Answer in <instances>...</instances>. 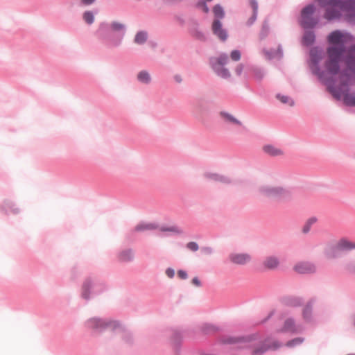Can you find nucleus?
Listing matches in <instances>:
<instances>
[{"label": "nucleus", "instance_id": "f257e3e1", "mask_svg": "<svg viewBox=\"0 0 355 355\" xmlns=\"http://www.w3.org/2000/svg\"><path fill=\"white\" fill-rule=\"evenodd\" d=\"M324 56L323 50L318 46L310 49L309 67L312 73L324 83L332 96L338 99L343 97V101L348 106H355V93H349L350 86L355 85V74L348 70H343L337 74L326 73L321 69L320 63Z\"/></svg>", "mask_w": 355, "mask_h": 355}, {"label": "nucleus", "instance_id": "f03ea898", "mask_svg": "<svg viewBox=\"0 0 355 355\" xmlns=\"http://www.w3.org/2000/svg\"><path fill=\"white\" fill-rule=\"evenodd\" d=\"M220 343L230 355H238L239 351L243 349H249L251 355H263L282 346L272 336H264L260 332L243 336L225 335L220 338Z\"/></svg>", "mask_w": 355, "mask_h": 355}, {"label": "nucleus", "instance_id": "7ed1b4c3", "mask_svg": "<svg viewBox=\"0 0 355 355\" xmlns=\"http://www.w3.org/2000/svg\"><path fill=\"white\" fill-rule=\"evenodd\" d=\"M352 39L349 33H343L336 30L331 32L328 36V42L331 46L327 48L328 59L325 62L326 73L337 74L340 71V61L344 53L345 63L347 69L355 73V44L349 48L345 47V44Z\"/></svg>", "mask_w": 355, "mask_h": 355}, {"label": "nucleus", "instance_id": "20e7f679", "mask_svg": "<svg viewBox=\"0 0 355 355\" xmlns=\"http://www.w3.org/2000/svg\"><path fill=\"white\" fill-rule=\"evenodd\" d=\"M126 30V25L118 21H103L99 24L95 36L106 49H113L121 45Z\"/></svg>", "mask_w": 355, "mask_h": 355}, {"label": "nucleus", "instance_id": "39448f33", "mask_svg": "<svg viewBox=\"0 0 355 355\" xmlns=\"http://www.w3.org/2000/svg\"><path fill=\"white\" fill-rule=\"evenodd\" d=\"M324 10V18L328 21L339 19L343 13L349 22L355 24V0H317Z\"/></svg>", "mask_w": 355, "mask_h": 355}, {"label": "nucleus", "instance_id": "423d86ee", "mask_svg": "<svg viewBox=\"0 0 355 355\" xmlns=\"http://www.w3.org/2000/svg\"><path fill=\"white\" fill-rule=\"evenodd\" d=\"M84 324L87 329L97 333H101L106 329L115 334H123L126 331L125 327L121 322L109 318L92 317L87 319Z\"/></svg>", "mask_w": 355, "mask_h": 355}, {"label": "nucleus", "instance_id": "0eeeda50", "mask_svg": "<svg viewBox=\"0 0 355 355\" xmlns=\"http://www.w3.org/2000/svg\"><path fill=\"white\" fill-rule=\"evenodd\" d=\"M355 250V241L347 238H342L335 244H329L324 249V254L329 259L340 256V252H347Z\"/></svg>", "mask_w": 355, "mask_h": 355}, {"label": "nucleus", "instance_id": "6e6552de", "mask_svg": "<svg viewBox=\"0 0 355 355\" xmlns=\"http://www.w3.org/2000/svg\"><path fill=\"white\" fill-rule=\"evenodd\" d=\"M229 62V56L225 53H220L218 56L211 57L209 62L214 72L223 79L230 78L231 73L225 65Z\"/></svg>", "mask_w": 355, "mask_h": 355}, {"label": "nucleus", "instance_id": "1a4fd4ad", "mask_svg": "<svg viewBox=\"0 0 355 355\" xmlns=\"http://www.w3.org/2000/svg\"><path fill=\"white\" fill-rule=\"evenodd\" d=\"M316 10V7L313 3H310L306 6L301 11V17L300 24L304 29L313 28L315 27L319 21L318 17H314V13Z\"/></svg>", "mask_w": 355, "mask_h": 355}, {"label": "nucleus", "instance_id": "9d476101", "mask_svg": "<svg viewBox=\"0 0 355 355\" xmlns=\"http://www.w3.org/2000/svg\"><path fill=\"white\" fill-rule=\"evenodd\" d=\"M303 330V325L300 322H296L293 317H288L284 320L283 324L276 329V332L297 334Z\"/></svg>", "mask_w": 355, "mask_h": 355}, {"label": "nucleus", "instance_id": "9b49d317", "mask_svg": "<svg viewBox=\"0 0 355 355\" xmlns=\"http://www.w3.org/2000/svg\"><path fill=\"white\" fill-rule=\"evenodd\" d=\"M95 277L87 276L82 283L80 288V297L89 301L95 296Z\"/></svg>", "mask_w": 355, "mask_h": 355}, {"label": "nucleus", "instance_id": "f8f14e48", "mask_svg": "<svg viewBox=\"0 0 355 355\" xmlns=\"http://www.w3.org/2000/svg\"><path fill=\"white\" fill-rule=\"evenodd\" d=\"M259 191L263 195L268 197H282L286 196L288 193V191L286 189L279 186H262L259 188Z\"/></svg>", "mask_w": 355, "mask_h": 355}, {"label": "nucleus", "instance_id": "ddd939ff", "mask_svg": "<svg viewBox=\"0 0 355 355\" xmlns=\"http://www.w3.org/2000/svg\"><path fill=\"white\" fill-rule=\"evenodd\" d=\"M202 177L207 181L219 182L223 184H231L233 182L229 176L209 171L204 172Z\"/></svg>", "mask_w": 355, "mask_h": 355}, {"label": "nucleus", "instance_id": "4468645a", "mask_svg": "<svg viewBox=\"0 0 355 355\" xmlns=\"http://www.w3.org/2000/svg\"><path fill=\"white\" fill-rule=\"evenodd\" d=\"M212 33L221 42H225L228 38L227 31L223 28L222 22L218 19H214L211 24Z\"/></svg>", "mask_w": 355, "mask_h": 355}, {"label": "nucleus", "instance_id": "2eb2a0df", "mask_svg": "<svg viewBox=\"0 0 355 355\" xmlns=\"http://www.w3.org/2000/svg\"><path fill=\"white\" fill-rule=\"evenodd\" d=\"M0 211L7 215H17L20 214L21 208L14 201L7 199L0 204Z\"/></svg>", "mask_w": 355, "mask_h": 355}, {"label": "nucleus", "instance_id": "dca6fc26", "mask_svg": "<svg viewBox=\"0 0 355 355\" xmlns=\"http://www.w3.org/2000/svg\"><path fill=\"white\" fill-rule=\"evenodd\" d=\"M280 302L284 306L296 308L301 306L304 304V300L300 296L286 295L281 297Z\"/></svg>", "mask_w": 355, "mask_h": 355}, {"label": "nucleus", "instance_id": "f3484780", "mask_svg": "<svg viewBox=\"0 0 355 355\" xmlns=\"http://www.w3.org/2000/svg\"><path fill=\"white\" fill-rule=\"evenodd\" d=\"M229 260L234 264L243 266L251 261L252 257L248 253L232 252L229 255Z\"/></svg>", "mask_w": 355, "mask_h": 355}, {"label": "nucleus", "instance_id": "a211bd4d", "mask_svg": "<svg viewBox=\"0 0 355 355\" xmlns=\"http://www.w3.org/2000/svg\"><path fill=\"white\" fill-rule=\"evenodd\" d=\"M159 223L157 222L141 221L132 230L135 232L158 230Z\"/></svg>", "mask_w": 355, "mask_h": 355}, {"label": "nucleus", "instance_id": "6ab92c4d", "mask_svg": "<svg viewBox=\"0 0 355 355\" xmlns=\"http://www.w3.org/2000/svg\"><path fill=\"white\" fill-rule=\"evenodd\" d=\"M135 257V250L132 248H124L119 250L116 258L119 262L130 263L134 261Z\"/></svg>", "mask_w": 355, "mask_h": 355}, {"label": "nucleus", "instance_id": "aec40b11", "mask_svg": "<svg viewBox=\"0 0 355 355\" xmlns=\"http://www.w3.org/2000/svg\"><path fill=\"white\" fill-rule=\"evenodd\" d=\"M293 269L300 274L313 273L315 272V265L309 261L299 262L295 265Z\"/></svg>", "mask_w": 355, "mask_h": 355}, {"label": "nucleus", "instance_id": "412c9836", "mask_svg": "<svg viewBox=\"0 0 355 355\" xmlns=\"http://www.w3.org/2000/svg\"><path fill=\"white\" fill-rule=\"evenodd\" d=\"M314 300L309 301L302 309V315L305 322L315 324V320L313 315V306Z\"/></svg>", "mask_w": 355, "mask_h": 355}, {"label": "nucleus", "instance_id": "4be33fe9", "mask_svg": "<svg viewBox=\"0 0 355 355\" xmlns=\"http://www.w3.org/2000/svg\"><path fill=\"white\" fill-rule=\"evenodd\" d=\"M280 265V259L276 255L266 256L263 262L262 266L265 269L269 270H274L278 268Z\"/></svg>", "mask_w": 355, "mask_h": 355}, {"label": "nucleus", "instance_id": "5701e85b", "mask_svg": "<svg viewBox=\"0 0 355 355\" xmlns=\"http://www.w3.org/2000/svg\"><path fill=\"white\" fill-rule=\"evenodd\" d=\"M263 152L270 157H281L284 155V150L273 144H266L262 147Z\"/></svg>", "mask_w": 355, "mask_h": 355}, {"label": "nucleus", "instance_id": "b1692460", "mask_svg": "<svg viewBox=\"0 0 355 355\" xmlns=\"http://www.w3.org/2000/svg\"><path fill=\"white\" fill-rule=\"evenodd\" d=\"M137 80L141 85H148L153 81L150 73L146 69H142L137 73Z\"/></svg>", "mask_w": 355, "mask_h": 355}, {"label": "nucleus", "instance_id": "393cba45", "mask_svg": "<svg viewBox=\"0 0 355 355\" xmlns=\"http://www.w3.org/2000/svg\"><path fill=\"white\" fill-rule=\"evenodd\" d=\"M158 230L162 232H169L173 235H182L184 234V230L180 226L177 225H159Z\"/></svg>", "mask_w": 355, "mask_h": 355}, {"label": "nucleus", "instance_id": "a878e982", "mask_svg": "<svg viewBox=\"0 0 355 355\" xmlns=\"http://www.w3.org/2000/svg\"><path fill=\"white\" fill-rule=\"evenodd\" d=\"M171 345L175 355H180V347L182 343V337L179 333H175L171 338Z\"/></svg>", "mask_w": 355, "mask_h": 355}, {"label": "nucleus", "instance_id": "bb28decb", "mask_svg": "<svg viewBox=\"0 0 355 355\" xmlns=\"http://www.w3.org/2000/svg\"><path fill=\"white\" fill-rule=\"evenodd\" d=\"M97 11L87 10L82 13V20L87 26H92L95 22Z\"/></svg>", "mask_w": 355, "mask_h": 355}, {"label": "nucleus", "instance_id": "cd10ccee", "mask_svg": "<svg viewBox=\"0 0 355 355\" xmlns=\"http://www.w3.org/2000/svg\"><path fill=\"white\" fill-rule=\"evenodd\" d=\"M148 33L146 31H139L135 35L133 42L137 45H144L148 40Z\"/></svg>", "mask_w": 355, "mask_h": 355}, {"label": "nucleus", "instance_id": "c85d7f7f", "mask_svg": "<svg viewBox=\"0 0 355 355\" xmlns=\"http://www.w3.org/2000/svg\"><path fill=\"white\" fill-rule=\"evenodd\" d=\"M95 296L108 290L109 286L106 282L95 277Z\"/></svg>", "mask_w": 355, "mask_h": 355}, {"label": "nucleus", "instance_id": "c756f323", "mask_svg": "<svg viewBox=\"0 0 355 355\" xmlns=\"http://www.w3.org/2000/svg\"><path fill=\"white\" fill-rule=\"evenodd\" d=\"M220 117L224 120L225 123H230V124H234L237 125H241V122L238 120L236 117H234L232 114L222 111L220 112Z\"/></svg>", "mask_w": 355, "mask_h": 355}, {"label": "nucleus", "instance_id": "7c9ffc66", "mask_svg": "<svg viewBox=\"0 0 355 355\" xmlns=\"http://www.w3.org/2000/svg\"><path fill=\"white\" fill-rule=\"evenodd\" d=\"M315 40V35L313 31H306L302 37V44L306 46L312 45Z\"/></svg>", "mask_w": 355, "mask_h": 355}, {"label": "nucleus", "instance_id": "2f4dec72", "mask_svg": "<svg viewBox=\"0 0 355 355\" xmlns=\"http://www.w3.org/2000/svg\"><path fill=\"white\" fill-rule=\"evenodd\" d=\"M263 53H264L265 55L270 60L275 58L276 57L282 58L283 56V50H282V47L281 45L278 46L277 51L275 49H270V50L264 49Z\"/></svg>", "mask_w": 355, "mask_h": 355}, {"label": "nucleus", "instance_id": "473e14b6", "mask_svg": "<svg viewBox=\"0 0 355 355\" xmlns=\"http://www.w3.org/2000/svg\"><path fill=\"white\" fill-rule=\"evenodd\" d=\"M213 13L214 19L221 20L225 17V11L223 8L220 4H216L213 8Z\"/></svg>", "mask_w": 355, "mask_h": 355}, {"label": "nucleus", "instance_id": "72a5a7b5", "mask_svg": "<svg viewBox=\"0 0 355 355\" xmlns=\"http://www.w3.org/2000/svg\"><path fill=\"white\" fill-rule=\"evenodd\" d=\"M191 34L193 37L200 41L205 42L207 40V36L205 33L200 30L198 27L192 28L191 30Z\"/></svg>", "mask_w": 355, "mask_h": 355}, {"label": "nucleus", "instance_id": "f704fd0d", "mask_svg": "<svg viewBox=\"0 0 355 355\" xmlns=\"http://www.w3.org/2000/svg\"><path fill=\"white\" fill-rule=\"evenodd\" d=\"M318 219L315 216H313V217H311L309 218L305 223V224L304 225L303 227H302V232L304 234H307L310 232L311 229V227L315 224L316 223Z\"/></svg>", "mask_w": 355, "mask_h": 355}, {"label": "nucleus", "instance_id": "c9c22d12", "mask_svg": "<svg viewBox=\"0 0 355 355\" xmlns=\"http://www.w3.org/2000/svg\"><path fill=\"white\" fill-rule=\"evenodd\" d=\"M276 97L284 104H288L290 106L294 105V101L288 96L278 94Z\"/></svg>", "mask_w": 355, "mask_h": 355}, {"label": "nucleus", "instance_id": "e433bc0d", "mask_svg": "<svg viewBox=\"0 0 355 355\" xmlns=\"http://www.w3.org/2000/svg\"><path fill=\"white\" fill-rule=\"evenodd\" d=\"M304 338L302 337H297L288 341L286 345L288 347H294L301 345L304 342Z\"/></svg>", "mask_w": 355, "mask_h": 355}, {"label": "nucleus", "instance_id": "4c0bfd02", "mask_svg": "<svg viewBox=\"0 0 355 355\" xmlns=\"http://www.w3.org/2000/svg\"><path fill=\"white\" fill-rule=\"evenodd\" d=\"M196 7L201 10L205 13H207L209 11V9L206 3V1L204 0H201L197 2L196 4Z\"/></svg>", "mask_w": 355, "mask_h": 355}, {"label": "nucleus", "instance_id": "58836bf2", "mask_svg": "<svg viewBox=\"0 0 355 355\" xmlns=\"http://www.w3.org/2000/svg\"><path fill=\"white\" fill-rule=\"evenodd\" d=\"M230 58L232 61L237 62L241 60V53L237 49L232 50L230 53Z\"/></svg>", "mask_w": 355, "mask_h": 355}, {"label": "nucleus", "instance_id": "ea45409f", "mask_svg": "<svg viewBox=\"0 0 355 355\" xmlns=\"http://www.w3.org/2000/svg\"><path fill=\"white\" fill-rule=\"evenodd\" d=\"M202 331L205 333V334H210L211 332H214L216 331V328L214 326H213L212 324H205L202 327Z\"/></svg>", "mask_w": 355, "mask_h": 355}, {"label": "nucleus", "instance_id": "a19ab883", "mask_svg": "<svg viewBox=\"0 0 355 355\" xmlns=\"http://www.w3.org/2000/svg\"><path fill=\"white\" fill-rule=\"evenodd\" d=\"M200 252L204 255L209 256L214 253V250L210 246H202L200 248Z\"/></svg>", "mask_w": 355, "mask_h": 355}, {"label": "nucleus", "instance_id": "79ce46f5", "mask_svg": "<svg viewBox=\"0 0 355 355\" xmlns=\"http://www.w3.org/2000/svg\"><path fill=\"white\" fill-rule=\"evenodd\" d=\"M186 247L191 252H196L199 250L198 244L194 241L187 243Z\"/></svg>", "mask_w": 355, "mask_h": 355}, {"label": "nucleus", "instance_id": "37998d69", "mask_svg": "<svg viewBox=\"0 0 355 355\" xmlns=\"http://www.w3.org/2000/svg\"><path fill=\"white\" fill-rule=\"evenodd\" d=\"M253 72L255 78L259 80H261L265 75L264 70L260 68L254 69Z\"/></svg>", "mask_w": 355, "mask_h": 355}, {"label": "nucleus", "instance_id": "c03bdc74", "mask_svg": "<svg viewBox=\"0 0 355 355\" xmlns=\"http://www.w3.org/2000/svg\"><path fill=\"white\" fill-rule=\"evenodd\" d=\"M165 275L170 279H173L175 277V272L173 268H167L165 270Z\"/></svg>", "mask_w": 355, "mask_h": 355}, {"label": "nucleus", "instance_id": "a18cd8bd", "mask_svg": "<svg viewBox=\"0 0 355 355\" xmlns=\"http://www.w3.org/2000/svg\"><path fill=\"white\" fill-rule=\"evenodd\" d=\"M178 276L181 279H187L188 278V274H187V271H185L184 270H178Z\"/></svg>", "mask_w": 355, "mask_h": 355}, {"label": "nucleus", "instance_id": "49530a36", "mask_svg": "<svg viewBox=\"0 0 355 355\" xmlns=\"http://www.w3.org/2000/svg\"><path fill=\"white\" fill-rule=\"evenodd\" d=\"M250 3L252 8L253 12L258 13V3L257 0H250Z\"/></svg>", "mask_w": 355, "mask_h": 355}, {"label": "nucleus", "instance_id": "de8ad7c7", "mask_svg": "<svg viewBox=\"0 0 355 355\" xmlns=\"http://www.w3.org/2000/svg\"><path fill=\"white\" fill-rule=\"evenodd\" d=\"M257 14L258 13H256V12H253L252 13V15L251 16V17L247 21V25L248 26H252L254 23V21H256L257 17Z\"/></svg>", "mask_w": 355, "mask_h": 355}, {"label": "nucleus", "instance_id": "09e8293b", "mask_svg": "<svg viewBox=\"0 0 355 355\" xmlns=\"http://www.w3.org/2000/svg\"><path fill=\"white\" fill-rule=\"evenodd\" d=\"M96 1V0H80V3L82 6H89L93 5Z\"/></svg>", "mask_w": 355, "mask_h": 355}, {"label": "nucleus", "instance_id": "8fccbe9b", "mask_svg": "<svg viewBox=\"0 0 355 355\" xmlns=\"http://www.w3.org/2000/svg\"><path fill=\"white\" fill-rule=\"evenodd\" d=\"M244 69V65L243 64H238L235 68V73L237 76H241Z\"/></svg>", "mask_w": 355, "mask_h": 355}, {"label": "nucleus", "instance_id": "3c124183", "mask_svg": "<svg viewBox=\"0 0 355 355\" xmlns=\"http://www.w3.org/2000/svg\"><path fill=\"white\" fill-rule=\"evenodd\" d=\"M346 268L349 272L355 273V262L348 263Z\"/></svg>", "mask_w": 355, "mask_h": 355}, {"label": "nucleus", "instance_id": "603ef678", "mask_svg": "<svg viewBox=\"0 0 355 355\" xmlns=\"http://www.w3.org/2000/svg\"><path fill=\"white\" fill-rule=\"evenodd\" d=\"M349 321L350 324L355 329V313L350 315L349 318Z\"/></svg>", "mask_w": 355, "mask_h": 355}, {"label": "nucleus", "instance_id": "864d4df0", "mask_svg": "<svg viewBox=\"0 0 355 355\" xmlns=\"http://www.w3.org/2000/svg\"><path fill=\"white\" fill-rule=\"evenodd\" d=\"M192 284L198 287H200L202 286V283H201L200 280L197 277L192 279Z\"/></svg>", "mask_w": 355, "mask_h": 355}, {"label": "nucleus", "instance_id": "5fc2aeb1", "mask_svg": "<svg viewBox=\"0 0 355 355\" xmlns=\"http://www.w3.org/2000/svg\"><path fill=\"white\" fill-rule=\"evenodd\" d=\"M174 80L175 82L178 83H180L182 81V76L180 75H175L174 76Z\"/></svg>", "mask_w": 355, "mask_h": 355}, {"label": "nucleus", "instance_id": "6e6d98bb", "mask_svg": "<svg viewBox=\"0 0 355 355\" xmlns=\"http://www.w3.org/2000/svg\"><path fill=\"white\" fill-rule=\"evenodd\" d=\"M200 355H216L215 354H212V353H209V352H205V351H201L200 352Z\"/></svg>", "mask_w": 355, "mask_h": 355}, {"label": "nucleus", "instance_id": "4d7b16f0", "mask_svg": "<svg viewBox=\"0 0 355 355\" xmlns=\"http://www.w3.org/2000/svg\"><path fill=\"white\" fill-rule=\"evenodd\" d=\"M274 313V311H272L268 315V317L262 322H266V320H268Z\"/></svg>", "mask_w": 355, "mask_h": 355}]
</instances>
